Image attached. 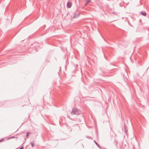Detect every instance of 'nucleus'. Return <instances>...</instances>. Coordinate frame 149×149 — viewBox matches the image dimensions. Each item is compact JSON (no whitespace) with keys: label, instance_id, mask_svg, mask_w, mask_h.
<instances>
[{"label":"nucleus","instance_id":"1","mask_svg":"<svg viewBox=\"0 0 149 149\" xmlns=\"http://www.w3.org/2000/svg\"><path fill=\"white\" fill-rule=\"evenodd\" d=\"M71 113L72 115H78L79 113L78 109L77 108L72 109V111L71 112Z\"/></svg>","mask_w":149,"mask_h":149},{"label":"nucleus","instance_id":"2","mask_svg":"<svg viewBox=\"0 0 149 149\" xmlns=\"http://www.w3.org/2000/svg\"><path fill=\"white\" fill-rule=\"evenodd\" d=\"M114 144L116 148L117 149L118 148V147H120V145L118 146V142L116 139H114Z\"/></svg>","mask_w":149,"mask_h":149},{"label":"nucleus","instance_id":"3","mask_svg":"<svg viewBox=\"0 0 149 149\" xmlns=\"http://www.w3.org/2000/svg\"><path fill=\"white\" fill-rule=\"evenodd\" d=\"M124 130L125 132L127 135V132H128V130H127V126L126 125L125 123H124Z\"/></svg>","mask_w":149,"mask_h":149},{"label":"nucleus","instance_id":"4","mask_svg":"<svg viewBox=\"0 0 149 149\" xmlns=\"http://www.w3.org/2000/svg\"><path fill=\"white\" fill-rule=\"evenodd\" d=\"M72 5V3L70 1H68L67 3V7L68 8H70Z\"/></svg>","mask_w":149,"mask_h":149},{"label":"nucleus","instance_id":"5","mask_svg":"<svg viewBox=\"0 0 149 149\" xmlns=\"http://www.w3.org/2000/svg\"><path fill=\"white\" fill-rule=\"evenodd\" d=\"M94 142L96 144V145L97 146L100 148V149H102L101 147L94 140Z\"/></svg>","mask_w":149,"mask_h":149},{"label":"nucleus","instance_id":"6","mask_svg":"<svg viewBox=\"0 0 149 149\" xmlns=\"http://www.w3.org/2000/svg\"><path fill=\"white\" fill-rule=\"evenodd\" d=\"M79 13L78 14L74 13V16L73 17V18H76L77 17H78L79 16Z\"/></svg>","mask_w":149,"mask_h":149},{"label":"nucleus","instance_id":"7","mask_svg":"<svg viewBox=\"0 0 149 149\" xmlns=\"http://www.w3.org/2000/svg\"><path fill=\"white\" fill-rule=\"evenodd\" d=\"M141 14L143 16H146V13L145 11H141Z\"/></svg>","mask_w":149,"mask_h":149},{"label":"nucleus","instance_id":"8","mask_svg":"<svg viewBox=\"0 0 149 149\" xmlns=\"http://www.w3.org/2000/svg\"><path fill=\"white\" fill-rule=\"evenodd\" d=\"M30 143L31 144V146L32 147H34V141H31L30 142Z\"/></svg>","mask_w":149,"mask_h":149},{"label":"nucleus","instance_id":"9","mask_svg":"<svg viewBox=\"0 0 149 149\" xmlns=\"http://www.w3.org/2000/svg\"><path fill=\"white\" fill-rule=\"evenodd\" d=\"M91 0H86L85 1V2L86 3H85V5H86L88 3L90 2Z\"/></svg>","mask_w":149,"mask_h":149},{"label":"nucleus","instance_id":"10","mask_svg":"<svg viewBox=\"0 0 149 149\" xmlns=\"http://www.w3.org/2000/svg\"><path fill=\"white\" fill-rule=\"evenodd\" d=\"M31 133L30 132H28L27 133V134H26V137L27 138H28V136H29V134H30Z\"/></svg>","mask_w":149,"mask_h":149},{"label":"nucleus","instance_id":"11","mask_svg":"<svg viewBox=\"0 0 149 149\" xmlns=\"http://www.w3.org/2000/svg\"><path fill=\"white\" fill-rule=\"evenodd\" d=\"M113 66H114V67H117V66H115V65H114L113 63H112V70H114L115 69H116L117 68H113Z\"/></svg>","mask_w":149,"mask_h":149},{"label":"nucleus","instance_id":"12","mask_svg":"<svg viewBox=\"0 0 149 149\" xmlns=\"http://www.w3.org/2000/svg\"><path fill=\"white\" fill-rule=\"evenodd\" d=\"M112 14H115L116 15H117V16H118V13H117L112 12Z\"/></svg>","mask_w":149,"mask_h":149},{"label":"nucleus","instance_id":"13","mask_svg":"<svg viewBox=\"0 0 149 149\" xmlns=\"http://www.w3.org/2000/svg\"><path fill=\"white\" fill-rule=\"evenodd\" d=\"M3 139H1L0 140V142H1L3 141Z\"/></svg>","mask_w":149,"mask_h":149},{"label":"nucleus","instance_id":"14","mask_svg":"<svg viewBox=\"0 0 149 149\" xmlns=\"http://www.w3.org/2000/svg\"><path fill=\"white\" fill-rule=\"evenodd\" d=\"M2 104V103H0V107L1 106V105Z\"/></svg>","mask_w":149,"mask_h":149},{"label":"nucleus","instance_id":"15","mask_svg":"<svg viewBox=\"0 0 149 149\" xmlns=\"http://www.w3.org/2000/svg\"><path fill=\"white\" fill-rule=\"evenodd\" d=\"M14 138V136H12L11 137V138Z\"/></svg>","mask_w":149,"mask_h":149},{"label":"nucleus","instance_id":"16","mask_svg":"<svg viewBox=\"0 0 149 149\" xmlns=\"http://www.w3.org/2000/svg\"><path fill=\"white\" fill-rule=\"evenodd\" d=\"M116 20H113V21H112V22L114 21H116Z\"/></svg>","mask_w":149,"mask_h":149},{"label":"nucleus","instance_id":"17","mask_svg":"<svg viewBox=\"0 0 149 149\" xmlns=\"http://www.w3.org/2000/svg\"><path fill=\"white\" fill-rule=\"evenodd\" d=\"M87 138H88V136H87Z\"/></svg>","mask_w":149,"mask_h":149},{"label":"nucleus","instance_id":"18","mask_svg":"<svg viewBox=\"0 0 149 149\" xmlns=\"http://www.w3.org/2000/svg\"><path fill=\"white\" fill-rule=\"evenodd\" d=\"M115 67H114V68H115Z\"/></svg>","mask_w":149,"mask_h":149}]
</instances>
